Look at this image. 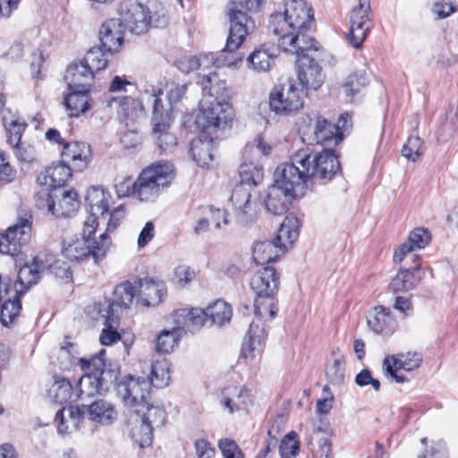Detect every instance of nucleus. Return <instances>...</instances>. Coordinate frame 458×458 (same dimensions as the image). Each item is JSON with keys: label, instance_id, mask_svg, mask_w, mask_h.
<instances>
[{"label": "nucleus", "instance_id": "nucleus-1", "mask_svg": "<svg viewBox=\"0 0 458 458\" xmlns=\"http://www.w3.org/2000/svg\"><path fill=\"white\" fill-rule=\"evenodd\" d=\"M302 188L311 179L331 180L340 170V162L331 150L311 153L310 149H300L291 157V162L285 163Z\"/></svg>", "mask_w": 458, "mask_h": 458}, {"label": "nucleus", "instance_id": "nucleus-2", "mask_svg": "<svg viewBox=\"0 0 458 458\" xmlns=\"http://www.w3.org/2000/svg\"><path fill=\"white\" fill-rule=\"evenodd\" d=\"M228 16L231 23L229 34L225 47L214 62L216 67L233 66L242 60L243 56L238 49L246 36L255 28L253 20L239 9L235 3L229 8Z\"/></svg>", "mask_w": 458, "mask_h": 458}, {"label": "nucleus", "instance_id": "nucleus-3", "mask_svg": "<svg viewBox=\"0 0 458 458\" xmlns=\"http://www.w3.org/2000/svg\"><path fill=\"white\" fill-rule=\"evenodd\" d=\"M285 163L279 165L274 172V183L268 187L265 199L267 210L276 216L283 215L288 209L292 199L301 196L304 189L293 174Z\"/></svg>", "mask_w": 458, "mask_h": 458}, {"label": "nucleus", "instance_id": "nucleus-4", "mask_svg": "<svg viewBox=\"0 0 458 458\" xmlns=\"http://www.w3.org/2000/svg\"><path fill=\"white\" fill-rule=\"evenodd\" d=\"M86 412L90 420L96 421L104 425H108L113 422L114 419V409L111 403L104 401L98 400L88 407L82 405L63 407L60 409L55 417V421L57 424V429L60 434L68 433L70 428L75 429L80 428L81 421L84 420Z\"/></svg>", "mask_w": 458, "mask_h": 458}, {"label": "nucleus", "instance_id": "nucleus-5", "mask_svg": "<svg viewBox=\"0 0 458 458\" xmlns=\"http://www.w3.org/2000/svg\"><path fill=\"white\" fill-rule=\"evenodd\" d=\"M300 221L294 215L286 216L273 242H257L252 250L256 264L264 265L274 261L284 253L299 237Z\"/></svg>", "mask_w": 458, "mask_h": 458}, {"label": "nucleus", "instance_id": "nucleus-6", "mask_svg": "<svg viewBox=\"0 0 458 458\" xmlns=\"http://www.w3.org/2000/svg\"><path fill=\"white\" fill-rule=\"evenodd\" d=\"M313 23L311 5L305 0H290L285 3L283 13L271 15L269 30L275 35H282L291 30H310Z\"/></svg>", "mask_w": 458, "mask_h": 458}, {"label": "nucleus", "instance_id": "nucleus-7", "mask_svg": "<svg viewBox=\"0 0 458 458\" xmlns=\"http://www.w3.org/2000/svg\"><path fill=\"white\" fill-rule=\"evenodd\" d=\"M104 354L105 350H101L98 355L90 360L84 358L80 360L84 375L81 377L78 382L76 397H91L101 394L104 386L116 378V374L114 370L106 369V365L102 357Z\"/></svg>", "mask_w": 458, "mask_h": 458}, {"label": "nucleus", "instance_id": "nucleus-8", "mask_svg": "<svg viewBox=\"0 0 458 458\" xmlns=\"http://www.w3.org/2000/svg\"><path fill=\"white\" fill-rule=\"evenodd\" d=\"M93 234H87L83 228L80 236L65 238L63 242V256L71 261H80L89 256L96 263L103 259L111 246V238L108 233H103L97 240L91 239Z\"/></svg>", "mask_w": 458, "mask_h": 458}, {"label": "nucleus", "instance_id": "nucleus-9", "mask_svg": "<svg viewBox=\"0 0 458 458\" xmlns=\"http://www.w3.org/2000/svg\"><path fill=\"white\" fill-rule=\"evenodd\" d=\"M174 178V165L169 162H157L144 168L135 181L134 196L140 201H152Z\"/></svg>", "mask_w": 458, "mask_h": 458}, {"label": "nucleus", "instance_id": "nucleus-10", "mask_svg": "<svg viewBox=\"0 0 458 458\" xmlns=\"http://www.w3.org/2000/svg\"><path fill=\"white\" fill-rule=\"evenodd\" d=\"M277 307L274 297H256L255 314L257 321L250 323L242 347L243 357H254L260 352L265 345L267 332L262 322L263 318L272 319L277 313Z\"/></svg>", "mask_w": 458, "mask_h": 458}, {"label": "nucleus", "instance_id": "nucleus-11", "mask_svg": "<svg viewBox=\"0 0 458 458\" xmlns=\"http://www.w3.org/2000/svg\"><path fill=\"white\" fill-rule=\"evenodd\" d=\"M119 20L124 28L131 33L141 35L148 31L151 26L157 27L159 17L156 18L158 11L155 13L148 5L136 0H123L118 9Z\"/></svg>", "mask_w": 458, "mask_h": 458}, {"label": "nucleus", "instance_id": "nucleus-12", "mask_svg": "<svg viewBox=\"0 0 458 458\" xmlns=\"http://www.w3.org/2000/svg\"><path fill=\"white\" fill-rule=\"evenodd\" d=\"M195 123L203 132L210 134L233 120V110L228 101L202 98Z\"/></svg>", "mask_w": 458, "mask_h": 458}, {"label": "nucleus", "instance_id": "nucleus-13", "mask_svg": "<svg viewBox=\"0 0 458 458\" xmlns=\"http://www.w3.org/2000/svg\"><path fill=\"white\" fill-rule=\"evenodd\" d=\"M305 94L293 83L276 86L269 94V106L277 114L288 115L303 107Z\"/></svg>", "mask_w": 458, "mask_h": 458}, {"label": "nucleus", "instance_id": "nucleus-14", "mask_svg": "<svg viewBox=\"0 0 458 458\" xmlns=\"http://www.w3.org/2000/svg\"><path fill=\"white\" fill-rule=\"evenodd\" d=\"M55 262V257L51 254L40 252L34 257L30 264L22 266L14 283V292L18 294H25L26 292L36 284L42 273L49 269Z\"/></svg>", "mask_w": 458, "mask_h": 458}, {"label": "nucleus", "instance_id": "nucleus-15", "mask_svg": "<svg viewBox=\"0 0 458 458\" xmlns=\"http://www.w3.org/2000/svg\"><path fill=\"white\" fill-rule=\"evenodd\" d=\"M110 199V194L100 187H90L87 191L85 200L89 212V217L84 222V232L87 234L95 233L99 224L106 221Z\"/></svg>", "mask_w": 458, "mask_h": 458}, {"label": "nucleus", "instance_id": "nucleus-16", "mask_svg": "<svg viewBox=\"0 0 458 458\" xmlns=\"http://www.w3.org/2000/svg\"><path fill=\"white\" fill-rule=\"evenodd\" d=\"M151 382L142 377L128 376L117 385V392L123 403L132 411L148 403Z\"/></svg>", "mask_w": 458, "mask_h": 458}, {"label": "nucleus", "instance_id": "nucleus-17", "mask_svg": "<svg viewBox=\"0 0 458 458\" xmlns=\"http://www.w3.org/2000/svg\"><path fill=\"white\" fill-rule=\"evenodd\" d=\"M310 30H295L277 36L278 47L284 52L301 56L316 55L318 51V42L308 34Z\"/></svg>", "mask_w": 458, "mask_h": 458}, {"label": "nucleus", "instance_id": "nucleus-18", "mask_svg": "<svg viewBox=\"0 0 458 458\" xmlns=\"http://www.w3.org/2000/svg\"><path fill=\"white\" fill-rule=\"evenodd\" d=\"M31 236V221L20 218L6 232L0 234V253L15 256L21 252V246L26 244Z\"/></svg>", "mask_w": 458, "mask_h": 458}, {"label": "nucleus", "instance_id": "nucleus-19", "mask_svg": "<svg viewBox=\"0 0 458 458\" xmlns=\"http://www.w3.org/2000/svg\"><path fill=\"white\" fill-rule=\"evenodd\" d=\"M421 363L422 355L420 352H407L386 356L383 361V369L386 377H391L396 383H403L407 381V378L405 376L398 374V370L412 371L419 369Z\"/></svg>", "mask_w": 458, "mask_h": 458}, {"label": "nucleus", "instance_id": "nucleus-20", "mask_svg": "<svg viewBox=\"0 0 458 458\" xmlns=\"http://www.w3.org/2000/svg\"><path fill=\"white\" fill-rule=\"evenodd\" d=\"M369 10V0H360L359 5L353 8L352 12L350 18L351 29L346 38L354 48L361 47L370 30Z\"/></svg>", "mask_w": 458, "mask_h": 458}, {"label": "nucleus", "instance_id": "nucleus-21", "mask_svg": "<svg viewBox=\"0 0 458 458\" xmlns=\"http://www.w3.org/2000/svg\"><path fill=\"white\" fill-rule=\"evenodd\" d=\"M138 295L137 284L129 281L118 284L114 291V300L112 302L105 301L99 309V316H106L112 323L115 320V316H119V311L124 308L128 309L134 297Z\"/></svg>", "mask_w": 458, "mask_h": 458}, {"label": "nucleus", "instance_id": "nucleus-22", "mask_svg": "<svg viewBox=\"0 0 458 458\" xmlns=\"http://www.w3.org/2000/svg\"><path fill=\"white\" fill-rule=\"evenodd\" d=\"M402 263L403 265L390 283V288L394 293L412 290L421 279L420 256H412V259H405Z\"/></svg>", "mask_w": 458, "mask_h": 458}, {"label": "nucleus", "instance_id": "nucleus-23", "mask_svg": "<svg viewBox=\"0 0 458 458\" xmlns=\"http://www.w3.org/2000/svg\"><path fill=\"white\" fill-rule=\"evenodd\" d=\"M316 55L301 56L296 59L297 78L303 88L317 90L324 82L322 68L316 61Z\"/></svg>", "mask_w": 458, "mask_h": 458}, {"label": "nucleus", "instance_id": "nucleus-24", "mask_svg": "<svg viewBox=\"0 0 458 458\" xmlns=\"http://www.w3.org/2000/svg\"><path fill=\"white\" fill-rule=\"evenodd\" d=\"M106 106L115 110L118 118L128 124L145 115L141 99L132 96H116L106 99Z\"/></svg>", "mask_w": 458, "mask_h": 458}, {"label": "nucleus", "instance_id": "nucleus-25", "mask_svg": "<svg viewBox=\"0 0 458 458\" xmlns=\"http://www.w3.org/2000/svg\"><path fill=\"white\" fill-rule=\"evenodd\" d=\"M431 241L430 232L424 227L414 228L408 236L407 241L401 244L394 254V261L402 263L405 259H412V256H419L414 253L415 250L424 249Z\"/></svg>", "mask_w": 458, "mask_h": 458}, {"label": "nucleus", "instance_id": "nucleus-26", "mask_svg": "<svg viewBox=\"0 0 458 458\" xmlns=\"http://www.w3.org/2000/svg\"><path fill=\"white\" fill-rule=\"evenodd\" d=\"M250 285L256 297H275L278 291L279 275L272 267H263L253 275Z\"/></svg>", "mask_w": 458, "mask_h": 458}, {"label": "nucleus", "instance_id": "nucleus-27", "mask_svg": "<svg viewBox=\"0 0 458 458\" xmlns=\"http://www.w3.org/2000/svg\"><path fill=\"white\" fill-rule=\"evenodd\" d=\"M367 324L375 334L382 335H391L397 328L396 319L390 309L382 305L369 310Z\"/></svg>", "mask_w": 458, "mask_h": 458}, {"label": "nucleus", "instance_id": "nucleus-28", "mask_svg": "<svg viewBox=\"0 0 458 458\" xmlns=\"http://www.w3.org/2000/svg\"><path fill=\"white\" fill-rule=\"evenodd\" d=\"M145 93L148 94L153 99L151 124L156 129H164L171 123L172 105L165 106L160 97L163 95V87L161 83L151 85L145 89Z\"/></svg>", "mask_w": 458, "mask_h": 458}, {"label": "nucleus", "instance_id": "nucleus-29", "mask_svg": "<svg viewBox=\"0 0 458 458\" xmlns=\"http://www.w3.org/2000/svg\"><path fill=\"white\" fill-rule=\"evenodd\" d=\"M62 161L72 165L73 170L82 171L90 161V148L85 142H65L61 148Z\"/></svg>", "mask_w": 458, "mask_h": 458}, {"label": "nucleus", "instance_id": "nucleus-30", "mask_svg": "<svg viewBox=\"0 0 458 458\" xmlns=\"http://www.w3.org/2000/svg\"><path fill=\"white\" fill-rule=\"evenodd\" d=\"M250 199V191L244 185L237 184L233 188L231 202L238 222L243 225H248L253 221L254 213Z\"/></svg>", "mask_w": 458, "mask_h": 458}, {"label": "nucleus", "instance_id": "nucleus-31", "mask_svg": "<svg viewBox=\"0 0 458 458\" xmlns=\"http://www.w3.org/2000/svg\"><path fill=\"white\" fill-rule=\"evenodd\" d=\"M100 45L107 52H116L123 42V25L119 19L106 21L99 30Z\"/></svg>", "mask_w": 458, "mask_h": 458}, {"label": "nucleus", "instance_id": "nucleus-32", "mask_svg": "<svg viewBox=\"0 0 458 458\" xmlns=\"http://www.w3.org/2000/svg\"><path fill=\"white\" fill-rule=\"evenodd\" d=\"M308 445L314 458H334L328 425L315 426L310 436Z\"/></svg>", "mask_w": 458, "mask_h": 458}, {"label": "nucleus", "instance_id": "nucleus-33", "mask_svg": "<svg viewBox=\"0 0 458 458\" xmlns=\"http://www.w3.org/2000/svg\"><path fill=\"white\" fill-rule=\"evenodd\" d=\"M138 288V297L145 306H155L161 302L166 293L162 281L145 277L135 281Z\"/></svg>", "mask_w": 458, "mask_h": 458}, {"label": "nucleus", "instance_id": "nucleus-34", "mask_svg": "<svg viewBox=\"0 0 458 458\" xmlns=\"http://www.w3.org/2000/svg\"><path fill=\"white\" fill-rule=\"evenodd\" d=\"M94 73L81 62L70 64L64 74L70 90H81L89 92Z\"/></svg>", "mask_w": 458, "mask_h": 458}, {"label": "nucleus", "instance_id": "nucleus-35", "mask_svg": "<svg viewBox=\"0 0 458 458\" xmlns=\"http://www.w3.org/2000/svg\"><path fill=\"white\" fill-rule=\"evenodd\" d=\"M47 205L48 212L52 213L56 217L70 216L72 215L80 206L78 194L73 190L64 191L62 194V199L56 204L50 194H47Z\"/></svg>", "mask_w": 458, "mask_h": 458}, {"label": "nucleus", "instance_id": "nucleus-36", "mask_svg": "<svg viewBox=\"0 0 458 458\" xmlns=\"http://www.w3.org/2000/svg\"><path fill=\"white\" fill-rule=\"evenodd\" d=\"M203 98L216 101H228L229 90L225 81L218 78L216 72L204 75L201 81Z\"/></svg>", "mask_w": 458, "mask_h": 458}, {"label": "nucleus", "instance_id": "nucleus-37", "mask_svg": "<svg viewBox=\"0 0 458 458\" xmlns=\"http://www.w3.org/2000/svg\"><path fill=\"white\" fill-rule=\"evenodd\" d=\"M72 169L73 167L72 168L71 165L61 160L58 165L48 167L44 174H41L38 177V181L40 184L47 185L49 188L61 187L72 176Z\"/></svg>", "mask_w": 458, "mask_h": 458}, {"label": "nucleus", "instance_id": "nucleus-38", "mask_svg": "<svg viewBox=\"0 0 458 458\" xmlns=\"http://www.w3.org/2000/svg\"><path fill=\"white\" fill-rule=\"evenodd\" d=\"M215 143L211 137L202 136L191 143V156L199 166H208L213 160Z\"/></svg>", "mask_w": 458, "mask_h": 458}, {"label": "nucleus", "instance_id": "nucleus-39", "mask_svg": "<svg viewBox=\"0 0 458 458\" xmlns=\"http://www.w3.org/2000/svg\"><path fill=\"white\" fill-rule=\"evenodd\" d=\"M174 320L178 324L182 325V328L189 331H195L202 327L208 321H209L207 309H192L191 310H178L174 314Z\"/></svg>", "mask_w": 458, "mask_h": 458}, {"label": "nucleus", "instance_id": "nucleus-40", "mask_svg": "<svg viewBox=\"0 0 458 458\" xmlns=\"http://www.w3.org/2000/svg\"><path fill=\"white\" fill-rule=\"evenodd\" d=\"M49 395L54 403L64 404L76 401V392L71 382L64 377H55V382L49 390Z\"/></svg>", "mask_w": 458, "mask_h": 458}, {"label": "nucleus", "instance_id": "nucleus-41", "mask_svg": "<svg viewBox=\"0 0 458 458\" xmlns=\"http://www.w3.org/2000/svg\"><path fill=\"white\" fill-rule=\"evenodd\" d=\"M132 414L140 416V420H144L146 424L153 426V428L164 426L166 420L165 411L149 403L140 404V408L133 410Z\"/></svg>", "mask_w": 458, "mask_h": 458}, {"label": "nucleus", "instance_id": "nucleus-42", "mask_svg": "<svg viewBox=\"0 0 458 458\" xmlns=\"http://www.w3.org/2000/svg\"><path fill=\"white\" fill-rule=\"evenodd\" d=\"M66 109L70 116L78 117L81 114L90 108L89 92L81 90H71L64 98Z\"/></svg>", "mask_w": 458, "mask_h": 458}, {"label": "nucleus", "instance_id": "nucleus-43", "mask_svg": "<svg viewBox=\"0 0 458 458\" xmlns=\"http://www.w3.org/2000/svg\"><path fill=\"white\" fill-rule=\"evenodd\" d=\"M272 147L261 136H257L248 142L242 150L243 160L259 164L263 157L268 156Z\"/></svg>", "mask_w": 458, "mask_h": 458}, {"label": "nucleus", "instance_id": "nucleus-44", "mask_svg": "<svg viewBox=\"0 0 458 458\" xmlns=\"http://www.w3.org/2000/svg\"><path fill=\"white\" fill-rule=\"evenodd\" d=\"M132 425L131 429V437L141 448L150 445L153 438V426L146 424L140 419V416H132L130 419Z\"/></svg>", "mask_w": 458, "mask_h": 458}, {"label": "nucleus", "instance_id": "nucleus-45", "mask_svg": "<svg viewBox=\"0 0 458 458\" xmlns=\"http://www.w3.org/2000/svg\"><path fill=\"white\" fill-rule=\"evenodd\" d=\"M241 182L238 185L256 186L263 180V167L261 165L243 160L239 167Z\"/></svg>", "mask_w": 458, "mask_h": 458}, {"label": "nucleus", "instance_id": "nucleus-46", "mask_svg": "<svg viewBox=\"0 0 458 458\" xmlns=\"http://www.w3.org/2000/svg\"><path fill=\"white\" fill-rule=\"evenodd\" d=\"M170 364L165 359L157 360L149 368V375L146 380L151 382V386L162 388L170 382Z\"/></svg>", "mask_w": 458, "mask_h": 458}, {"label": "nucleus", "instance_id": "nucleus-47", "mask_svg": "<svg viewBox=\"0 0 458 458\" xmlns=\"http://www.w3.org/2000/svg\"><path fill=\"white\" fill-rule=\"evenodd\" d=\"M21 294L14 292L13 297L4 300L0 310V321L3 326L9 327L17 320L21 310Z\"/></svg>", "mask_w": 458, "mask_h": 458}, {"label": "nucleus", "instance_id": "nucleus-48", "mask_svg": "<svg viewBox=\"0 0 458 458\" xmlns=\"http://www.w3.org/2000/svg\"><path fill=\"white\" fill-rule=\"evenodd\" d=\"M314 136L318 143L333 140L335 144H338L342 140L335 123L320 116H318L316 120Z\"/></svg>", "mask_w": 458, "mask_h": 458}, {"label": "nucleus", "instance_id": "nucleus-49", "mask_svg": "<svg viewBox=\"0 0 458 458\" xmlns=\"http://www.w3.org/2000/svg\"><path fill=\"white\" fill-rule=\"evenodd\" d=\"M113 52H107L100 47L90 48L81 63L93 73L104 70L108 63L107 56Z\"/></svg>", "mask_w": 458, "mask_h": 458}, {"label": "nucleus", "instance_id": "nucleus-50", "mask_svg": "<svg viewBox=\"0 0 458 458\" xmlns=\"http://www.w3.org/2000/svg\"><path fill=\"white\" fill-rule=\"evenodd\" d=\"M206 309L211 324L223 326L231 320L232 309L229 304L222 300L216 301Z\"/></svg>", "mask_w": 458, "mask_h": 458}, {"label": "nucleus", "instance_id": "nucleus-51", "mask_svg": "<svg viewBox=\"0 0 458 458\" xmlns=\"http://www.w3.org/2000/svg\"><path fill=\"white\" fill-rule=\"evenodd\" d=\"M274 56L266 49H256L247 58L248 67L256 72L269 71Z\"/></svg>", "mask_w": 458, "mask_h": 458}, {"label": "nucleus", "instance_id": "nucleus-52", "mask_svg": "<svg viewBox=\"0 0 458 458\" xmlns=\"http://www.w3.org/2000/svg\"><path fill=\"white\" fill-rule=\"evenodd\" d=\"M181 332L182 328L180 327L162 331L157 337V352L160 353L171 352L179 342Z\"/></svg>", "mask_w": 458, "mask_h": 458}, {"label": "nucleus", "instance_id": "nucleus-53", "mask_svg": "<svg viewBox=\"0 0 458 458\" xmlns=\"http://www.w3.org/2000/svg\"><path fill=\"white\" fill-rule=\"evenodd\" d=\"M369 82V74L366 71L355 72L350 74L342 88L346 97H352L360 92Z\"/></svg>", "mask_w": 458, "mask_h": 458}, {"label": "nucleus", "instance_id": "nucleus-54", "mask_svg": "<svg viewBox=\"0 0 458 458\" xmlns=\"http://www.w3.org/2000/svg\"><path fill=\"white\" fill-rule=\"evenodd\" d=\"M300 451V441L295 431L287 433L280 442L279 454L282 458H294Z\"/></svg>", "mask_w": 458, "mask_h": 458}, {"label": "nucleus", "instance_id": "nucleus-55", "mask_svg": "<svg viewBox=\"0 0 458 458\" xmlns=\"http://www.w3.org/2000/svg\"><path fill=\"white\" fill-rule=\"evenodd\" d=\"M170 123L165 126L164 129L160 128L158 130L156 129V126H153V134L156 138V142L161 152H169L171 151L177 144L176 137L169 131Z\"/></svg>", "mask_w": 458, "mask_h": 458}, {"label": "nucleus", "instance_id": "nucleus-56", "mask_svg": "<svg viewBox=\"0 0 458 458\" xmlns=\"http://www.w3.org/2000/svg\"><path fill=\"white\" fill-rule=\"evenodd\" d=\"M344 360L342 356L334 359L331 364H327L326 368V375L327 380L332 385H340L344 379Z\"/></svg>", "mask_w": 458, "mask_h": 458}, {"label": "nucleus", "instance_id": "nucleus-57", "mask_svg": "<svg viewBox=\"0 0 458 458\" xmlns=\"http://www.w3.org/2000/svg\"><path fill=\"white\" fill-rule=\"evenodd\" d=\"M423 154V142L419 136H411L403 145L402 155L410 161L415 162Z\"/></svg>", "mask_w": 458, "mask_h": 458}, {"label": "nucleus", "instance_id": "nucleus-58", "mask_svg": "<svg viewBox=\"0 0 458 458\" xmlns=\"http://www.w3.org/2000/svg\"><path fill=\"white\" fill-rule=\"evenodd\" d=\"M104 320L106 327L102 330L99 340L103 345H111L120 340V335L114 328V326L118 324L119 316H115V320L112 323H108L106 316H100Z\"/></svg>", "mask_w": 458, "mask_h": 458}, {"label": "nucleus", "instance_id": "nucleus-59", "mask_svg": "<svg viewBox=\"0 0 458 458\" xmlns=\"http://www.w3.org/2000/svg\"><path fill=\"white\" fill-rule=\"evenodd\" d=\"M249 392L246 389H241L236 398L233 397H224L222 405L227 408L230 412L239 411L244 408L249 401Z\"/></svg>", "mask_w": 458, "mask_h": 458}, {"label": "nucleus", "instance_id": "nucleus-60", "mask_svg": "<svg viewBox=\"0 0 458 458\" xmlns=\"http://www.w3.org/2000/svg\"><path fill=\"white\" fill-rule=\"evenodd\" d=\"M27 124L24 122L19 120H13L10 123H5V128L8 132L7 142L13 146L20 143L21 135L25 131Z\"/></svg>", "mask_w": 458, "mask_h": 458}, {"label": "nucleus", "instance_id": "nucleus-61", "mask_svg": "<svg viewBox=\"0 0 458 458\" xmlns=\"http://www.w3.org/2000/svg\"><path fill=\"white\" fill-rule=\"evenodd\" d=\"M218 446L225 458H244L242 450L232 439H221L218 443Z\"/></svg>", "mask_w": 458, "mask_h": 458}, {"label": "nucleus", "instance_id": "nucleus-62", "mask_svg": "<svg viewBox=\"0 0 458 458\" xmlns=\"http://www.w3.org/2000/svg\"><path fill=\"white\" fill-rule=\"evenodd\" d=\"M457 11L452 2L446 0H437L433 4L432 13L437 19H445Z\"/></svg>", "mask_w": 458, "mask_h": 458}, {"label": "nucleus", "instance_id": "nucleus-63", "mask_svg": "<svg viewBox=\"0 0 458 458\" xmlns=\"http://www.w3.org/2000/svg\"><path fill=\"white\" fill-rule=\"evenodd\" d=\"M13 153L21 162L30 163L35 158V149L30 145H25L22 142L12 146Z\"/></svg>", "mask_w": 458, "mask_h": 458}, {"label": "nucleus", "instance_id": "nucleus-64", "mask_svg": "<svg viewBox=\"0 0 458 458\" xmlns=\"http://www.w3.org/2000/svg\"><path fill=\"white\" fill-rule=\"evenodd\" d=\"M197 458H211L215 448L205 439H198L194 444Z\"/></svg>", "mask_w": 458, "mask_h": 458}]
</instances>
